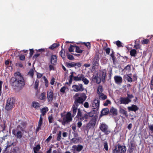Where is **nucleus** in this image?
Segmentation results:
<instances>
[{
  "label": "nucleus",
  "mask_w": 153,
  "mask_h": 153,
  "mask_svg": "<svg viewBox=\"0 0 153 153\" xmlns=\"http://www.w3.org/2000/svg\"><path fill=\"white\" fill-rule=\"evenodd\" d=\"M90 117L89 116V115H88V113L85 114L83 115V120L85 119H88Z\"/></svg>",
  "instance_id": "61"
},
{
  "label": "nucleus",
  "mask_w": 153,
  "mask_h": 153,
  "mask_svg": "<svg viewBox=\"0 0 153 153\" xmlns=\"http://www.w3.org/2000/svg\"><path fill=\"white\" fill-rule=\"evenodd\" d=\"M72 88L73 89V91L75 92L82 91L84 90V88L82 84H80L79 85H73Z\"/></svg>",
  "instance_id": "9"
},
{
  "label": "nucleus",
  "mask_w": 153,
  "mask_h": 153,
  "mask_svg": "<svg viewBox=\"0 0 153 153\" xmlns=\"http://www.w3.org/2000/svg\"><path fill=\"white\" fill-rule=\"evenodd\" d=\"M96 122V119L95 117H93L89 123L87 124L86 128L87 130L93 128L94 127Z\"/></svg>",
  "instance_id": "7"
},
{
  "label": "nucleus",
  "mask_w": 153,
  "mask_h": 153,
  "mask_svg": "<svg viewBox=\"0 0 153 153\" xmlns=\"http://www.w3.org/2000/svg\"><path fill=\"white\" fill-rule=\"evenodd\" d=\"M75 52L77 53H82L83 51L82 50H81L80 49L79 47L76 45V46H75Z\"/></svg>",
  "instance_id": "37"
},
{
  "label": "nucleus",
  "mask_w": 153,
  "mask_h": 153,
  "mask_svg": "<svg viewBox=\"0 0 153 153\" xmlns=\"http://www.w3.org/2000/svg\"><path fill=\"white\" fill-rule=\"evenodd\" d=\"M60 55L63 59L65 58V52L64 50H62L60 52Z\"/></svg>",
  "instance_id": "35"
},
{
  "label": "nucleus",
  "mask_w": 153,
  "mask_h": 153,
  "mask_svg": "<svg viewBox=\"0 0 153 153\" xmlns=\"http://www.w3.org/2000/svg\"><path fill=\"white\" fill-rule=\"evenodd\" d=\"M48 119L49 122L50 123H51L53 122V119L52 115L48 117Z\"/></svg>",
  "instance_id": "54"
},
{
  "label": "nucleus",
  "mask_w": 153,
  "mask_h": 153,
  "mask_svg": "<svg viewBox=\"0 0 153 153\" xmlns=\"http://www.w3.org/2000/svg\"><path fill=\"white\" fill-rule=\"evenodd\" d=\"M40 148L41 147L39 145H38L36 147H34L33 149L34 153H37V152L39 151Z\"/></svg>",
  "instance_id": "40"
},
{
  "label": "nucleus",
  "mask_w": 153,
  "mask_h": 153,
  "mask_svg": "<svg viewBox=\"0 0 153 153\" xmlns=\"http://www.w3.org/2000/svg\"><path fill=\"white\" fill-rule=\"evenodd\" d=\"M137 53V52L136 49H131L130 51V54L132 56L135 57Z\"/></svg>",
  "instance_id": "29"
},
{
  "label": "nucleus",
  "mask_w": 153,
  "mask_h": 153,
  "mask_svg": "<svg viewBox=\"0 0 153 153\" xmlns=\"http://www.w3.org/2000/svg\"><path fill=\"white\" fill-rule=\"evenodd\" d=\"M13 105L7 103L5 106V108L6 110L8 111L12 109L13 108Z\"/></svg>",
  "instance_id": "30"
},
{
  "label": "nucleus",
  "mask_w": 153,
  "mask_h": 153,
  "mask_svg": "<svg viewBox=\"0 0 153 153\" xmlns=\"http://www.w3.org/2000/svg\"><path fill=\"white\" fill-rule=\"evenodd\" d=\"M134 48H135L136 49H140V45L138 44L135 45L134 46Z\"/></svg>",
  "instance_id": "63"
},
{
  "label": "nucleus",
  "mask_w": 153,
  "mask_h": 153,
  "mask_svg": "<svg viewBox=\"0 0 153 153\" xmlns=\"http://www.w3.org/2000/svg\"><path fill=\"white\" fill-rule=\"evenodd\" d=\"M109 114L113 116H116L117 114V109L112 107L110 111Z\"/></svg>",
  "instance_id": "16"
},
{
  "label": "nucleus",
  "mask_w": 153,
  "mask_h": 153,
  "mask_svg": "<svg viewBox=\"0 0 153 153\" xmlns=\"http://www.w3.org/2000/svg\"><path fill=\"white\" fill-rule=\"evenodd\" d=\"M43 79L45 83V85L46 88L48 86L49 83L48 81V80L46 78L45 76H44L43 77Z\"/></svg>",
  "instance_id": "44"
},
{
  "label": "nucleus",
  "mask_w": 153,
  "mask_h": 153,
  "mask_svg": "<svg viewBox=\"0 0 153 153\" xmlns=\"http://www.w3.org/2000/svg\"><path fill=\"white\" fill-rule=\"evenodd\" d=\"M103 89L101 86L100 85L98 86L97 89V93L99 94H100L103 91Z\"/></svg>",
  "instance_id": "39"
},
{
  "label": "nucleus",
  "mask_w": 153,
  "mask_h": 153,
  "mask_svg": "<svg viewBox=\"0 0 153 153\" xmlns=\"http://www.w3.org/2000/svg\"><path fill=\"white\" fill-rule=\"evenodd\" d=\"M66 66L68 68L74 67V62L70 61L69 62H66L65 63Z\"/></svg>",
  "instance_id": "23"
},
{
  "label": "nucleus",
  "mask_w": 153,
  "mask_h": 153,
  "mask_svg": "<svg viewBox=\"0 0 153 153\" xmlns=\"http://www.w3.org/2000/svg\"><path fill=\"white\" fill-rule=\"evenodd\" d=\"M134 148V144L132 143H131V145L129 146L128 151L129 153H131L133 152Z\"/></svg>",
  "instance_id": "26"
},
{
  "label": "nucleus",
  "mask_w": 153,
  "mask_h": 153,
  "mask_svg": "<svg viewBox=\"0 0 153 153\" xmlns=\"http://www.w3.org/2000/svg\"><path fill=\"white\" fill-rule=\"evenodd\" d=\"M125 70H130L131 69V65H128L124 68Z\"/></svg>",
  "instance_id": "62"
},
{
  "label": "nucleus",
  "mask_w": 153,
  "mask_h": 153,
  "mask_svg": "<svg viewBox=\"0 0 153 153\" xmlns=\"http://www.w3.org/2000/svg\"><path fill=\"white\" fill-rule=\"evenodd\" d=\"M126 147L125 146H121L118 143L115 146L113 150V153H125L126 151Z\"/></svg>",
  "instance_id": "4"
},
{
  "label": "nucleus",
  "mask_w": 153,
  "mask_h": 153,
  "mask_svg": "<svg viewBox=\"0 0 153 153\" xmlns=\"http://www.w3.org/2000/svg\"><path fill=\"white\" fill-rule=\"evenodd\" d=\"M12 134L15 135V137L18 139H21L22 136V132L20 131H16V129H13L12 130Z\"/></svg>",
  "instance_id": "11"
},
{
  "label": "nucleus",
  "mask_w": 153,
  "mask_h": 153,
  "mask_svg": "<svg viewBox=\"0 0 153 153\" xmlns=\"http://www.w3.org/2000/svg\"><path fill=\"white\" fill-rule=\"evenodd\" d=\"M76 45H71L69 48H68V51L69 52H72L74 51V50L75 48Z\"/></svg>",
  "instance_id": "38"
},
{
  "label": "nucleus",
  "mask_w": 153,
  "mask_h": 153,
  "mask_svg": "<svg viewBox=\"0 0 153 153\" xmlns=\"http://www.w3.org/2000/svg\"><path fill=\"white\" fill-rule=\"evenodd\" d=\"M100 60V56L99 54L96 53L93 59L92 62V68L95 69L96 66H98L99 65V61Z\"/></svg>",
  "instance_id": "6"
},
{
  "label": "nucleus",
  "mask_w": 153,
  "mask_h": 153,
  "mask_svg": "<svg viewBox=\"0 0 153 153\" xmlns=\"http://www.w3.org/2000/svg\"><path fill=\"white\" fill-rule=\"evenodd\" d=\"M129 75H131V74H129L128 75H127V76L126 77V80L128 82H132L133 81V79Z\"/></svg>",
  "instance_id": "42"
},
{
  "label": "nucleus",
  "mask_w": 153,
  "mask_h": 153,
  "mask_svg": "<svg viewBox=\"0 0 153 153\" xmlns=\"http://www.w3.org/2000/svg\"><path fill=\"white\" fill-rule=\"evenodd\" d=\"M19 59L21 60L24 61L25 59V57L24 55H21L19 56Z\"/></svg>",
  "instance_id": "60"
},
{
  "label": "nucleus",
  "mask_w": 153,
  "mask_h": 153,
  "mask_svg": "<svg viewBox=\"0 0 153 153\" xmlns=\"http://www.w3.org/2000/svg\"><path fill=\"white\" fill-rule=\"evenodd\" d=\"M87 96L84 93H77L74 97V104L72 106L73 114L72 116L74 117L76 114L78 109L77 107L80 104H82L86 100Z\"/></svg>",
  "instance_id": "2"
},
{
  "label": "nucleus",
  "mask_w": 153,
  "mask_h": 153,
  "mask_svg": "<svg viewBox=\"0 0 153 153\" xmlns=\"http://www.w3.org/2000/svg\"><path fill=\"white\" fill-rule=\"evenodd\" d=\"M131 102V100L128 97H121L120 98V104L126 105Z\"/></svg>",
  "instance_id": "10"
},
{
  "label": "nucleus",
  "mask_w": 153,
  "mask_h": 153,
  "mask_svg": "<svg viewBox=\"0 0 153 153\" xmlns=\"http://www.w3.org/2000/svg\"><path fill=\"white\" fill-rule=\"evenodd\" d=\"M15 99L13 97H9L8 98L7 100V103H10L11 104L14 105L15 103Z\"/></svg>",
  "instance_id": "24"
},
{
  "label": "nucleus",
  "mask_w": 153,
  "mask_h": 153,
  "mask_svg": "<svg viewBox=\"0 0 153 153\" xmlns=\"http://www.w3.org/2000/svg\"><path fill=\"white\" fill-rule=\"evenodd\" d=\"M66 56L68 59L70 60H73L74 59V57L73 56L71 55L68 53H66Z\"/></svg>",
  "instance_id": "41"
},
{
  "label": "nucleus",
  "mask_w": 153,
  "mask_h": 153,
  "mask_svg": "<svg viewBox=\"0 0 153 153\" xmlns=\"http://www.w3.org/2000/svg\"><path fill=\"white\" fill-rule=\"evenodd\" d=\"M116 44L118 47H123L121 42L119 40L117 41L116 42Z\"/></svg>",
  "instance_id": "53"
},
{
  "label": "nucleus",
  "mask_w": 153,
  "mask_h": 153,
  "mask_svg": "<svg viewBox=\"0 0 153 153\" xmlns=\"http://www.w3.org/2000/svg\"><path fill=\"white\" fill-rule=\"evenodd\" d=\"M29 50L30 51L29 57L31 58L34 53V51L33 49H30Z\"/></svg>",
  "instance_id": "59"
},
{
  "label": "nucleus",
  "mask_w": 153,
  "mask_h": 153,
  "mask_svg": "<svg viewBox=\"0 0 153 153\" xmlns=\"http://www.w3.org/2000/svg\"><path fill=\"white\" fill-rule=\"evenodd\" d=\"M149 39H145L143 40L141 42L143 44H146L149 43Z\"/></svg>",
  "instance_id": "48"
},
{
  "label": "nucleus",
  "mask_w": 153,
  "mask_h": 153,
  "mask_svg": "<svg viewBox=\"0 0 153 153\" xmlns=\"http://www.w3.org/2000/svg\"><path fill=\"white\" fill-rule=\"evenodd\" d=\"M82 65V63L78 62L77 63L74 62V67L75 68H79Z\"/></svg>",
  "instance_id": "46"
},
{
  "label": "nucleus",
  "mask_w": 153,
  "mask_h": 153,
  "mask_svg": "<svg viewBox=\"0 0 153 153\" xmlns=\"http://www.w3.org/2000/svg\"><path fill=\"white\" fill-rule=\"evenodd\" d=\"M94 78L95 80L96 83L98 84L100 83L101 81V79L97 76H95Z\"/></svg>",
  "instance_id": "36"
},
{
  "label": "nucleus",
  "mask_w": 153,
  "mask_h": 153,
  "mask_svg": "<svg viewBox=\"0 0 153 153\" xmlns=\"http://www.w3.org/2000/svg\"><path fill=\"white\" fill-rule=\"evenodd\" d=\"M111 102L109 100H107L104 103L103 105L104 106H107L109 104H111Z\"/></svg>",
  "instance_id": "58"
},
{
  "label": "nucleus",
  "mask_w": 153,
  "mask_h": 153,
  "mask_svg": "<svg viewBox=\"0 0 153 153\" xmlns=\"http://www.w3.org/2000/svg\"><path fill=\"white\" fill-rule=\"evenodd\" d=\"M39 81L38 79H36L35 81L34 84V89L36 90H37L38 89V87L39 85Z\"/></svg>",
  "instance_id": "43"
},
{
  "label": "nucleus",
  "mask_w": 153,
  "mask_h": 153,
  "mask_svg": "<svg viewBox=\"0 0 153 153\" xmlns=\"http://www.w3.org/2000/svg\"><path fill=\"white\" fill-rule=\"evenodd\" d=\"M10 83L14 89L21 90L25 85L23 76L19 72H16L14 77H12L10 80Z\"/></svg>",
  "instance_id": "1"
},
{
  "label": "nucleus",
  "mask_w": 153,
  "mask_h": 153,
  "mask_svg": "<svg viewBox=\"0 0 153 153\" xmlns=\"http://www.w3.org/2000/svg\"><path fill=\"white\" fill-rule=\"evenodd\" d=\"M84 44L87 47L88 49H90L91 48V44L90 42H84Z\"/></svg>",
  "instance_id": "56"
},
{
  "label": "nucleus",
  "mask_w": 153,
  "mask_h": 153,
  "mask_svg": "<svg viewBox=\"0 0 153 153\" xmlns=\"http://www.w3.org/2000/svg\"><path fill=\"white\" fill-rule=\"evenodd\" d=\"M38 98L41 100H45L46 99V94L45 92H43L39 94Z\"/></svg>",
  "instance_id": "25"
},
{
  "label": "nucleus",
  "mask_w": 153,
  "mask_h": 153,
  "mask_svg": "<svg viewBox=\"0 0 153 153\" xmlns=\"http://www.w3.org/2000/svg\"><path fill=\"white\" fill-rule=\"evenodd\" d=\"M79 142V139L78 138L74 137L72 139L70 143H74L76 144Z\"/></svg>",
  "instance_id": "28"
},
{
  "label": "nucleus",
  "mask_w": 153,
  "mask_h": 153,
  "mask_svg": "<svg viewBox=\"0 0 153 153\" xmlns=\"http://www.w3.org/2000/svg\"><path fill=\"white\" fill-rule=\"evenodd\" d=\"M83 146L81 145H78L77 146L74 145L72 146V150L74 151H76L77 152H79L81 151L83 149Z\"/></svg>",
  "instance_id": "14"
},
{
  "label": "nucleus",
  "mask_w": 153,
  "mask_h": 153,
  "mask_svg": "<svg viewBox=\"0 0 153 153\" xmlns=\"http://www.w3.org/2000/svg\"><path fill=\"white\" fill-rule=\"evenodd\" d=\"M19 150V148L18 147L16 146L11 149L10 153H16Z\"/></svg>",
  "instance_id": "33"
},
{
  "label": "nucleus",
  "mask_w": 153,
  "mask_h": 153,
  "mask_svg": "<svg viewBox=\"0 0 153 153\" xmlns=\"http://www.w3.org/2000/svg\"><path fill=\"white\" fill-rule=\"evenodd\" d=\"M119 112L121 114L126 117H128L127 111L122 108H120Z\"/></svg>",
  "instance_id": "21"
},
{
  "label": "nucleus",
  "mask_w": 153,
  "mask_h": 153,
  "mask_svg": "<svg viewBox=\"0 0 153 153\" xmlns=\"http://www.w3.org/2000/svg\"><path fill=\"white\" fill-rule=\"evenodd\" d=\"M83 76H84V75L81 74L79 76H75L74 77V80L76 81H81L82 79Z\"/></svg>",
  "instance_id": "27"
},
{
  "label": "nucleus",
  "mask_w": 153,
  "mask_h": 153,
  "mask_svg": "<svg viewBox=\"0 0 153 153\" xmlns=\"http://www.w3.org/2000/svg\"><path fill=\"white\" fill-rule=\"evenodd\" d=\"M99 128L105 135H108L111 132L110 130L109 129L108 126L105 123H101Z\"/></svg>",
  "instance_id": "5"
},
{
  "label": "nucleus",
  "mask_w": 153,
  "mask_h": 153,
  "mask_svg": "<svg viewBox=\"0 0 153 153\" xmlns=\"http://www.w3.org/2000/svg\"><path fill=\"white\" fill-rule=\"evenodd\" d=\"M59 45V44L58 43H54L52 44L51 45L50 47H49V48L53 50L55 48Z\"/></svg>",
  "instance_id": "31"
},
{
  "label": "nucleus",
  "mask_w": 153,
  "mask_h": 153,
  "mask_svg": "<svg viewBox=\"0 0 153 153\" xmlns=\"http://www.w3.org/2000/svg\"><path fill=\"white\" fill-rule=\"evenodd\" d=\"M51 63L54 65L56 64L57 62V57L56 55H52L51 56Z\"/></svg>",
  "instance_id": "18"
},
{
  "label": "nucleus",
  "mask_w": 153,
  "mask_h": 153,
  "mask_svg": "<svg viewBox=\"0 0 153 153\" xmlns=\"http://www.w3.org/2000/svg\"><path fill=\"white\" fill-rule=\"evenodd\" d=\"M97 112H95L94 111V110L93 111H91L89 112L88 113V115H89V116L90 117H94L95 114Z\"/></svg>",
  "instance_id": "47"
},
{
  "label": "nucleus",
  "mask_w": 153,
  "mask_h": 153,
  "mask_svg": "<svg viewBox=\"0 0 153 153\" xmlns=\"http://www.w3.org/2000/svg\"><path fill=\"white\" fill-rule=\"evenodd\" d=\"M109 112V109L107 108H104L102 109L101 111V114L100 115V117H102L104 115H106Z\"/></svg>",
  "instance_id": "19"
},
{
  "label": "nucleus",
  "mask_w": 153,
  "mask_h": 153,
  "mask_svg": "<svg viewBox=\"0 0 153 153\" xmlns=\"http://www.w3.org/2000/svg\"><path fill=\"white\" fill-rule=\"evenodd\" d=\"M82 80L83 82L84 83L85 85H87L88 84L89 82V80L84 77V76H83V78H82Z\"/></svg>",
  "instance_id": "45"
},
{
  "label": "nucleus",
  "mask_w": 153,
  "mask_h": 153,
  "mask_svg": "<svg viewBox=\"0 0 153 153\" xmlns=\"http://www.w3.org/2000/svg\"><path fill=\"white\" fill-rule=\"evenodd\" d=\"M76 117L80 121H82L83 120V116L80 108L78 109L77 114Z\"/></svg>",
  "instance_id": "13"
},
{
  "label": "nucleus",
  "mask_w": 153,
  "mask_h": 153,
  "mask_svg": "<svg viewBox=\"0 0 153 153\" xmlns=\"http://www.w3.org/2000/svg\"><path fill=\"white\" fill-rule=\"evenodd\" d=\"M100 98H101L102 100H104L107 98V96L104 95L103 94H102L101 96H100Z\"/></svg>",
  "instance_id": "55"
},
{
  "label": "nucleus",
  "mask_w": 153,
  "mask_h": 153,
  "mask_svg": "<svg viewBox=\"0 0 153 153\" xmlns=\"http://www.w3.org/2000/svg\"><path fill=\"white\" fill-rule=\"evenodd\" d=\"M103 50L106 52L107 54L108 55L109 54L110 49L109 48H103Z\"/></svg>",
  "instance_id": "50"
},
{
  "label": "nucleus",
  "mask_w": 153,
  "mask_h": 153,
  "mask_svg": "<svg viewBox=\"0 0 153 153\" xmlns=\"http://www.w3.org/2000/svg\"><path fill=\"white\" fill-rule=\"evenodd\" d=\"M149 129L152 131L151 133H153V124L149 126Z\"/></svg>",
  "instance_id": "64"
},
{
  "label": "nucleus",
  "mask_w": 153,
  "mask_h": 153,
  "mask_svg": "<svg viewBox=\"0 0 153 153\" xmlns=\"http://www.w3.org/2000/svg\"><path fill=\"white\" fill-rule=\"evenodd\" d=\"M48 108L47 107H45L42 108L41 110V114L40 116H44L46 114L47 111H48Z\"/></svg>",
  "instance_id": "22"
},
{
  "label": "nucleus",
  "mask_w": 153,
  "mask_h": 153,
  "mask_svg": "<svg viewBox=\"0 0 153 153\" xmlns=\"http://www.w3.org/2000/svg\"><path fill=\"white\" fill-rule=\"evenodd\" d=\"M103 145L106 151H108V146L107 143L106 142H104V143Z\"/></svg>",
  "instance_id": "52"
},
{
  "label": "nucleus",
  "mask_w": 153,
  "mask_h": 153,
  "mask_svg": "<svg viewBox=\"0 0 153 153\" xmlns=\"http://www.w3.org/2000/svg\"><path fill=\"white\" fill-rule=\"evenodd\" d=\"M28 74L32 77L34 74V71L33 70L31 69L28 72Z\"/></svg>",
  "instance_id": "51"
},
{
  "label": "nucleus",
  "mask_w": 153,
  "mask_h": 153,
  "mask_svg": "<svg viewBox=\"0 0 153 153\" xmlns=\"http://www.w3.org/2000/svg\"><path fill=\"white\" fill-rule=\"evenodd\" d=\"M128 109L129 111H131L136 112L139 109L137 105H132L131 106L128 107Z\"/></svg>",
  "instance_id": "15"
},
{
  "label": "nucleus",
  "mask_w": 153,
  "mask_h": 153,
  "mask_svg": "<svg viewBox=\"0 0 153 153\" xmlns=\"http://www.w3.org/2000/svg\"><path fill=\"white\" fill-rule=\"evenodd\" d=\"M43 119L42 117V116H40L39 120L38 122V124L37 127L36 129V131L37 132L41 129V125L42 124Z\"/></svg>",
  "instance_id": "17"
},
{
  "label": "nucleus",
  "mask_w": 153,
  "mask_h": 153,
  "mask_svg": "<svg viewBox=\"0 0 153 153\" xmlns=\"http://www.w3.org/2000/svg\"><path fill=\"white\" fill-rule=\"evenodd\" d=\"M66 89V88L65 86H64L62 88L60 89V91L63 94H64L65 92V91Z\"/></svg>",
  "instance_id": "57"
},
{
  "label": "nucleus",
  "mask_w": 153,
  "mask_h": 153,
  "mask_svg": "<svg viewBox=\"0 0 153 153\" xmlns=\"http://www.w3.org/2000/svg\"><path fill=\"white\" fill-rule=\"evenodd\" d=\"M47 97L48 102H52L53 98V91L50 90L47 91Z\"/></svg>",
  "instance_id": "12"
},
{
  "label": "nucleus",
  "mask_w": 153,
  "mask_h": 153,
  "mask_svg": "<svg viewBox=\"0 0 153 153\" xmlns=\"http://www.w3.org/2000/svg\"><path fill=\"white\" fill-rule=\"evenodd\" d=\"M61 139V132L59 131V133L58 134V136L56 139V140L57 141H59Z\"/></svg>",
  "instance_id": "49"
},
{
  "label": "nucleus",
  "mask_w": 153,
  "mask_h": 153,
  "mask_svg": "<svg viewBox=\"0 0 153 153\" xmlns=\"http://www.w3.org/2000/svg\"><path fill=\"white\" fill-rule=\"evenodd\" d=\"M102 76L101 77V80L103 82H104L105 81V79L106 76V72L104 71L102 72Z\"/></svg>",
  "instance_id": "32"
},
{
  "label": "nucleus",
  "mask_w": 153,
  "mask_h": 153,
  "mask_svg": "<svg viewBox=\"0 0 153 153\" xmlns=\"http://www.w3.org/2000/svg\"><path fill=\"white\" fill-rule=\"evenodd\" d=\"M61 117H63L62 120H59V122H61L63 125L65 126L66 124H69L70 123L72 120L73 117L71 116V114L70 112H68L64 115H63L61 114Z\"/></svg>",
  "instance_id": "3"
},
{
  "label": "nucleus",
  "mask_w": 153,
  "mask_h": 153,
  "mask_svg": "<svg viewBox=\"0 0 153 153\" xmlns=\"http://www.w3.org/2000/svg\"><path fill=\"white\" fill-rule=\"evenodd\" d=\"M32 104L33 107L35 108H37L40 107L39 103L37 102L33 101L32 102Z\"/></svg>",
  "instance_id": "34"
},
{
  "label": "nucleus",
  "mask_w": 153,
  "mask_h": 153,
  "mask_svg": "<svg viewBox=\"0 0 153 153\" xmlns=\"http://www.w3.org/2000/svg\"><path fill=\"white\" fill-rule=\"evenodd\" d=\"M114 79L116 83L119 84L122 82V78L120 76H115L114 77Z\"/></svg>",
  "instance_id": "20"
},
{
  "label": "nucleus",
  "mask_w": 153,
  "mask_h": 153,
  "mask_svg": "<svg viewBox=\"0 0 153 153\" xmlns=\"http://www.w3.org/2000/svg\"><path fill=\"white\" fill-rule=\"evenodd\" d=\"M100 102V101L98 99L94 100L93 102L92 108L95 112H97L99 109Z\"/></svg>",
  "instance_id": "8"
}]
</instances>
